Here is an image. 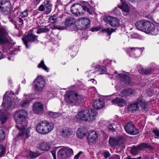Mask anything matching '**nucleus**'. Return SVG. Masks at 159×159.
I'll use <instances>...</instances> for the list:
<instances>
[{"label":"nucleus","mask_w":159,"mask_h":159,"mask_svg":"<svg viewBox=\"0 0 159 159\" xmlns=\"http://www.w3.org/2000/svg\"><path fill=\"white\" fill-rule=\"evenodd\" d=\"M27 115V111L23 109L16 111L15 114L14 118L18 124L16 125V127L20 130L19 133L15 138L16 141L21 139L25 135V127L27 125L25 120Z\"/></svg>","instance_id":"1"},{"label":"nucleus","mask_w":159,"mask_h":159,"mask_svg":"<svg viewBox=\"0 0 159 159\" xmlns=\"http://www.w3.org/2000/svg\"><path fill=\"white\" fill-rule=\"evenodd\" d=\"M92 7L88 2H83L80 4L75 3L70 7V11L75 16L83 15L85 12L91 14Z\"/></svg>","instance_id":"2"},{"label":"nucleus","mask_w":159,"mask_h":159,"mask_svg":"<svg viewBox=\"0 0 159 159\" xmlns=\"http://www.w3.org/2000/svg\"><path fill=\"white\" fill-rule=\"evenodd\" d=\"M97 113L94 110H83L79 112L76 117L79 120L84 121H93L95 120Z\"/></svg>","instance_id":"3"},{"label":"nucleus","mask_w":159,"mask_h":159,"mask_svg":"<svg viewBox=\"0 0 159 159\" xmlns=\"http://www.w3.org/2000/svg\"><path fill=\"white\" fill-rule=\"evenodd\" d=\"M83 97L75 92L70 91L66 93L65 98L66 101L69 103H73L77 105L82 101Z\"/></svg>","instance_id":"4"},{"label":"nucleus","mask_w":159,"mask_h":159,"mask_svg":"<svg viewBox=\"0 0 159 159\" xmlns=\"http://www.w3.org/2000/svg\"><path fill=\"white\" fill-rule=\"evenodd\" d=\"M146 107L145 102L141 98H139L137 100L131 102L128 106V109L129 111L134 112L138 111L140 108L145 109Z\"/></svg>","instance_id":"5"},{"label":"nucleus","mask_w":159,"mask_h":159,"mask_svg":"<svg viewBox=\"0 0 159 159\" xmlns=\"http://www.w3.org/2000/svg\"><path fill=\"white\" fill-rule=\"evenodd\" d=\"M0 11L4 15L9 14L11 9V5L9 0H1Z\"/></svg>","instance_id":"6"},{"label":"nucleus","mask_w":159,"mask_h":159,"mask_svg":"<svg viewBox=\"0 0 159 159\" xmlns=\"http://www.w3.org/2000/svg\"><path fill=\"white\" fill-rule=\"evenodd\" d=\"M49 124L48 121H42L38 124L36 127L37 131L40 134H45L49 132L48 125Z\"/></svg>","instance_id":"7"},{"label":"nucleus","mask_w":159,"mask_h":159,"mask_svg":"<svg viewBox=\"0 0 159 159\" xmlns=\"http://www.w3.org/2000/svg\"><path fill=\"white\" fill-rule=\"evenodd\" d=\"M157 31V30H155V26L153 23L147 20L146 21L143 32L146 33H151L152 34L156 35L159 34Z\"/></svg>","instance_id":"8"},{"label":"nucleus","mask_w":159,"mask_h":159,"mask_svg":"<svg viewBox=\"0 0 159 159\" xmlns=\"http://www.w3.org/2000/svg\"><path fill=\"white\" fill-rule=\"evenodd\" d=\"M45 85V81L44 79L41 76H39L34 81L33 86L35 90L39 91L43 88Z\"/></svg>","instance_id":"9"},{"label":"nucleus","mask_w":159,"mask_h":159,"mask_svg":"<svg viewBox=\"0 0 159 159\" xmlns=\"http://www.w3.org/2000/svg\"><path fill=\"white\" fill-rule=\"evenodd\" d=\"M104 21L111 26L117 27L120 26V20L117 18L111 16H105L103 17Z\"/></svg>","instance_id":"10"},{"label":"nucleus","mask_w":159,"mask_h":159,"mask_svg":"<svg viewBox=\"0 0 159 159\" xmlns=\"http://www.w3.org/2000/svg\"><path fill=\"white\" fill-rule=\"evenodd\" d=\"M37 35H35L32 33H29L22 39L24 42V44L27 48H29L28 44L30 42H37L38 40L37 39Z\"/></svg>","instance_id":"11"},{"label":"nucleus","mask_w":159,"mask_h":159,"mask_svg":"<svg viewBox=\"0 0 159 159\" xmlns=\"http://www.w3.org/2000/svg\"><path fill=\"white\" fill-rule=\"evenodd\" d=\"M124 129L127 133L131 135H135L139 133V129L136 128L134 125L130 122H129L125 125Z\"/></svg>","instance_id":"12"},{"label":"nucleus","mask_w":159,"mask_h":159,"mask_svg":"<svg viewBox=\"0 0 159 159\" xmlns=\"http://www.w3.org/2000/svg\"><path fill=\"white\" fill-rule=\"evenodd\" d=\"M77 23L81 29L85 30L90 26V20L86 18H80L77 21Z\"/></svg>","instance_id":"13"},{"label":"nucleus","mask_w":159,"mask_h":159,"mask_svg":"<svg viewBox=\"0 0 159 159\" xmlns=\"http://www.w3.org/2000/svg\"><path fill=\"white\" fill-rule=\"evenodd\" d=\"M127 53L130 56L134 57V53L135 56L134 57H139L141 53L140 49L138 48H128L126 49Z\"/></svg>","instance_id":"14"},{"label":"nucleus","mask_w":159,"mask_h":159,"mask_svg":"<svg viewBox=\"0 0 159 159\" xmlns=\"http://www.w3.org/2000/svg\"><path fill=\"white\" fill-rule=\"evenodd\" d=\"M7 34V33L4 29L0 28V44L8 43V40L6 37Z\"/></svg>","instance_id":"15"},{"label":"nucleus","mask_w":159,"mask_h":159,"mask_svg":"<svg viewBox=\"0 0 159 159\" xmlns=\"http://www.w3.org/2000/svg\"><path fill=\"white\" fill-rule=\"evenodd\" d=\"M43 106L40 102H37L33 105V110L35 113H41L43 112Z\"/></svg>","instance_id":"16"},{"label":"nucleus","mask_w":159,"mask_h":159,"mask_svg":"<svg viewBox=\"0 0 159 159\" xmlns=\"http://www.w3.org/2000/svg\"><path fill=\"white\" fill-rule=\"evenodd\" d=\"M98 137L97 133L94 130L89 132L88 139L89 143L95 142Z\"/></svg>","instance_id":"17"},{"label":"nucleus","mask_w":159,"mask_h":159,"mask_svg":"<svg viewBox=\"0 0 159 159\" xmlns=\"http://www.w3.org/2000/svg\"><path fill=\"white\" fill-rule=\"evenodd\" d=\"M111 102L113 104H116L118 106L123 107L125 104V101L122 98H116L111 100Z\"/></svg>","instance_id":"18"},{"label":"nucleus","mask_w":159,"mask_h":159,"mask_svg":"<svg viewBox=\"0 0 159 159\" xmlns=\"http://www.w3.org/2000/svg\"><path fill=\"white\" fill-rule=\"evenodd\" d=\"M73 132L68 128H64L61 131V135L63 138L69 137L72 134Z\"/></svg>","instance_id":"19"},{"label":"nucleus","mask_w":159,"mask_h":159,"mask_svg":"<svg viewBox=\"0 0 159 159\" xmlns=\"http://www.w3.org/2000/svg\"><path fill=\"white\" fill-rule=\"evenodd\" d=\"M93 105L95 109H100L104 106V102L102 100L98 99L94 102Z\"/></svg>","instance_id":"20"},{"label":"nucleus","mask_w":159,"mask_h":159,"mask_svg":"<svg viewBox=\"0 0 159 159\" xmlns=\"http://www.w3.org/2000/svg\"><path fill=\"white\" fill-rule=\"evenodd\" d=\"M11 98L9 97H5L4 96L2 106L3 107H10L11 105Z\"/></svg>","instance_id":"21"},{"label":"nucleus","mask_w":159,"mask_h":159,"mask_svg":"<svg viewBox=\"0 0 159 159\" xmlns=\"http://www.w3.org/2000/svg\"><path fill=\"white\" fill-rule=\"evenodd\" d=\"M7 112L5 110H0V121L2 124L6 122L7 118Z\"/></svg>","instance_id":"22"},{"label":"nucleus","mask_w":159,"mask_h":159,"mask_svg":"<svg viewBox=\"0 0 159 159\" xmlns=\"http://www.w3.org/2000/svg\"><path fill=\"white\" fill-rule=\"evenodd\" d=\"M146 20H143L138 21L136 23L135 26L139 30L143 31Z\"/></svg>","instance_id":"23"},{"label":"nucleus","mask_w":159,"mask_h":159,"mask_svg":"<svg viewBox=\"0 0 159 159\" xmlns=\"http://www.w3.org/2000/svg\"><path fill=\"white\" fill-rule=\"evenodd\" d=\"M122 4L119 5L118 7L122 11L125 12H129V8L127 4L125 2V0H121Z\"/></svg>","instance_id":"24"},{"label":"nucleus","mask_w":159,"mask_h":159,"mask_svg":"<svg viewBox=\"0 0 159 159\" xmlns=\"http://www.w3.org/2000/svg\"><path fill=\"white\" fill-rule=\"evenodd\" d=\"M38 147L39 149L43 151H48L50 148L49 144L45 142L40 143Z\"/></svg>","instance_id":"25"},{"label":"nucleus","mask_w":159,"mask_h":159,"mask_svg":"<svg viewBox=\"0 0 159 159\" xmlns=\"http://www.w3.org/2000/svg\"><path fill=\"white\" fill-rule=\"evenodd\" d=\"M121 81L125 84H129L130 81L129 76L125 74H120L119 75Z\"/></svg>","instance_id":"26"},{"label":"nucleus","mask_w":159,"mask_h":159,"mask_svg":"<svg viewBox=\"0 0 159 159\" xmlns=\"http://www.w3.org/2000/svg\"><path fill=\"white\" fill-rule=\"evenodd\" d=\"M58 157L59 159H66L68 158L63 148L60 149L58 151Z\"/></svg>","instance_id":"27"},{"label":"nucleus","mask_w":159,"mask_h":159,"mask_svg":"<svg viewBox=\"0 0 159 159\" xmlns=\"http://www.w3.org/2000/svg\"><path fill=\"white\" fill-rule=\"evenodd\" d=\"M84 128L81 127L78 129L77 132V135L79 138L82 139L85 137L86 134L84 131Z\"/></svg>","instance_id":"28"},{"label":"nucleus","mask_w":159,"mask_h":159,"mask_svg":"<svg viewBox=\"0 0 159 159\" xmlns=\"http://www.w3.org/2000/svg\"><path fill=\"white\" fill-rule=\"evenodd\" d=\"M75 20L73 17H70L67 18L65 21V25L66 26H70L74 24Z\"/></svg>","instance_id":"29"},{"label":"nucleus","mask_w":159,"mask_h":159,"mask_svg":"<svg viewBox=\"0 0 159 159\" xmlns=\"http://www.w3.org/2000/svg\"><path fill=\"white\" fill-rule=\"evenodd\" d=\"M118 140L117 137H110L109 139V142L110 146L111 147L117 146L118 144L117 141Z\"/></svg>","instance_id":"30"},{"label":"nucleus","mask_w":159,"mask_h":159,"mask_svg":"<svg viewBox=\"0 0 159 159\" xmlns=\"http://www.w3.org/2000/svg\"><path fill=\"white\" fill-rule=\"evenodd\" d=\"M140 73L143 74H149L152 72V69L149 68H142L139 70Z\"/></svg>","instance_id":"31"},{"label":"nucleus","mask_w":159,"mask_h":159,"mask_svg":"<svg viewBox=\"0 0 159 159\" xmlns=\"http://www.w3.org/2000/svg\"><path fill=\"white\" fill-rule=\"evenodd\" d=\"M133 91L131 89H126L121 92L120 95L122 97L129 96L132 94Z\"/></svg>","instance_id":"32"},{"label":"nucleus","mask_w":159,"mask_h":159,"mask_svg":"<svg viewBox=\"0 0 159 159\" xmlns=\"http://www.w3.org/2000/svg\"><path fill=\"white\" fill-rule=\"evenodd\" d=\"M63 148L68 157H71L73 155V150L72 149L68 147H66Z\"/></svg>","instance_id":"33"},{"label":"nucleus","mask_w":159,"mask_h":159,"mask_svg":"<svg viewBox=\"0 0 159 159\" xmlns=\"http://www.w3.org/2000/svg\"><path fill=\"white\" fill-rule=\"evenodd\" d=\"M118 140L117 141L118 144L117 146H119L122 148H124V143L125 141V139L123 137L120 136L118 137Z\"/></svg>","instance_id":"34"},{"label":"nucleus","mask_w":159,"mask_h":159,"mask_svg":"<svg viewBox=\"0 0 159 159\" xmlns=\"http://www.w3.org/2000/svg\"><path fill=\"white\" fill-rule=\"evenodd\" d=\"M38 67L41 68L47 72H48L49 71V69L45 65L43 60L41 61L40 62L39 64Z\"/></svg>","instance_id":"35"},{"label":"nucleus","mask_w":159,"mask_h":159,"mask_svg":"<svg viewBox=\"0 0 159 159\" xmlns=\"http://www.w3.org/2000/svg\"><path fill=\"white\" fill-rule=\"evenodd\" d=\"M44 4L45 7L48 10H46L44 12L46 14L48 15L50 13V3L49 1L47 0L45 1Z\"/></svg>","instance_id":"36"},{"label":"nucleus","mask_w":159,"mask_h":159,"mask_svg":"<svg viewBox=\"0 0 159 159\" xmlns=\"http://www.w3.org/2000/svg\"><path fill=\"white\" fill-rule=\"evenodd\" d=\"M41 154L39 152H33L30 151L29 152V155L31 158H35L39 156Z\"/></svg>","instance_id":"37"},{"label":"nucleus","mask_w":159,"mask_h":159,"mask_svg":"<svg viewBox=\"0 0 159 159\" xmlns=\"http://www.w3.org/2000/svg\"><path fill=\"white\" fill-rule=\"evenodd\" d=\"M49 31V29L46 26H44L43 28H38L37 33L39 34L42 33H45Z\"/></svg>","instance_id":"38"},{"label":"nucleus","mask_w":159,"mask_h":159,"mask_svg":"<svg viewBox=\"0 0 159 159\" xmlns=\"http://www.w3.org/2000/svg\"><path fill=\"white\" fill-rule=\"evenodd\" d=\"M115 31V30L113 29L107 28L104 29L102 30V32H106L107 34V35L109 36V38H110V35L111 34L112 32Z\"/></svg>","instance_id":"39"},{"label":"nucleus","mask_w":159,"mask_h":159,"mask_svg":"<svg viewBox=\"0 0 159 159\" xmlns=\"http://www.w3.org/2000/svg\"><path fill=\"white\" fill-rule=\"evenodd\" d=\"M139 151L137 146L133 147L130 150V152L133 155H136Z\"/></svg>","instance_id":"40"},{"label":"nucleus","mask_w":159,"mask_h":159,"mask_svg":"<svg viewBox=\"0 0 159 159\" xmlns=\"http://www.w3.org/2000/svg\"><path fill=\"white\" fill-rule=\"evenodd\" d=\"M5 137V135L4 130L2 127L0 126V141L4 140Z\"/></svg>","instance_id":"41"},{"label":"nucleus","mask_w":159,"mask_h":159,"mask_svg":"<svg viewBox=\"0 0 159 159\" xmlns=\"http://www.w3.org/2000/svg\"><path fill=\"white\" fill-rule=\"evenodd\" d=\"M116 126L114 124H110L107 126V129L109 131L113 132L115 131Z\"/></svg>","instance_id":"42"},{"label":"nucleus","mask_w":159,"mask_h":159,"mask_svg":"<svg viewBox=\"0 0 159 159\" xmlns=\"http://www.w3.org/2000/svg\"><path fill=\"white\" fill-rule=\"evenodd\" d=\"M5 148L2 145L0 144V157H2L5 153Z\"/></svg>","instance_id":"43"},{"label":"nucleus","mask_w":159,"mask_h":159,"mask_svg":"<svg viewBox=\"0 0 159 159\" xmlns=\"http://www.w3.org/2000/svg\"><path fill=\"white\" fill-rule=\"evenodd\" d=\"M58 20V17L56 15L50 16V23H54Z\"/></svg>","instance_id":"44"},{"label":"nucleus","mask_w":159,"mask_h":159,"mask_svg":"<svg viewBox=\"0 0 159 159\" xmlns=\"http://www.w3.org/2000/svg\"><path fill=\"white\" fill-rule=\"evenodd\" d=\"M146 146H147V143H142L138 145L137 147L140 151L143 149L144 148H146Z\"/></svg>","instance_id":"45"},{"label":"nucleus","mask_w":159,"mask_h":159,"mask_svg":"<svg viewBox=\"0 0 159 159\" xmlns=\"http://www.w3.org/2000/svg\"><path fill=\"white\" fill-rule=\"evenodd\" d=\"M102 155L106 159L108 158L111 155L109 152L107 150L104 151L103 152Z\"/></svg>","instance_id":"46"},{"label":"nucleus","mask_w":159,"mask_h":159,"mask_svg":"<svg viewBox=\"0 0 159 159\" xmlns=\"http://www.w3.org/2000/svg\"><path fill=\"white\" fill-rule=\"evenodd\" d=\"M28 10L26 9L23 12H21L20 14V16L22 17H26L28 16Z\"/></svg>","instance_id":"47"},{"label":"nucleus","mask_w":159,"mask_h":159,"mask_svg":"<svg viewBox=\"0 0 159 159\" xmlns=\"http://www.w3.org/2000/svg\"><path fill=\"white\" fill-rule=\"evenodd\" d=\"M60 115V114L58 113H54L50 111V116L53 118H57Z\"/></svg>","instance_id":"48"},{"label":"nucleus","mask_w":159,"mask_h":159,"mask_svg":"<svg viewBox=\"0 0 159 159\" xmlns=\"http://www.w3.org/2000/svg\"><path fill=\"white\" fill-rule=\"evenodd\" d=\"M30 100H26L24 101L21 105L22 107H26L28 106L30 102Z\"/></svg>","instance_id":"49"},{"label":"nucleus","mask_w":159,"mask_h":159,"mask_svg":"<svg viewBox=\"0 0 159 159\" xmlns=\"http://www.w3.org/2000/svg\"><path fill=\"white\" fill-rule=\"evenodd\" d=\"M100 71L101 72L100 73V74H106L107 72L106 69L105 67H102L101 68Z\"/></svg>","instance_id":"50"},{"label":"nucleus","mask_w":159,"mask_h":159,"mask_svg":"<svg viewBox=\"0 0 159 159\" xmlns=\"http://www.w3.org/2000/svg\"><path fill=\"white\" fill-rule=\"evenodd\" d=\"M120 157L118 155H114L109 158V159H120Z\"/></svg>","instance_id":"51"},{"label":"nucleus","mask_w":159,"mask_h":159,"mask_svg":"<svg viewBox=\"0 0 159 159\" xmlns=\"http://www.w3.org/2000/svg\"><path fill=\"white\" fill-rule=\"evenodd\" d=\"M94 71H92L91 70H89L87 72H86V75L88 77L92 76L93 74L95 73Z\"/></svg>","instance_id":"52"},{"label":"nucleus","mask_w":159,"mask_h":159,"mask_svg":"<svg viewBox=\"0 0 159 159\" xmlns=\"http://www.w3.org/2000/svg\"><path fill=\"white\" fill-rule=\"evenodd\" d=\"M16 20L18 23H21V25H23V20L20 17H17L16 18Z\"/></svg>","instance_id":"53"},{"label":"nucleus","mask_w":159,"mask_h":159,"mask_svg":"<svg viewBox=\"0 0 159 159\" xmlns=\"http://www.w3.org/2000/svg\"><path fill=\"white\" fill-rule=\"evenodd\" d=\"M152 132L154 134L155 136L159 137V130L157 129H155L153 130Z\"/></svg>","instance_id":"54"},{"label":"nucleus","mask_w":159,"mask_h":159,"mask_svg":"<svg viewBox=\"0 0 159 159\" xmlns=\"http://www.w3.org/2000/svg\"><path fill=\"white\" fill-rule=\"evenodd\" d=\"M38 10L40 11H43L45 10V7L43 5H41L39 7Z\"/></svg>","instance_id":"55"},{"label":"nucleus","mask_w":159,"mask_h":159,"mask_svg":"<svg viewBox=\"0 0 159 159\" xmlns=\"http://www.w3.org/2000/svg\"><path fill=\"white\" fill-rule=\"evenodd\" d=\"M82 153V151L79 152L74 157V159H78L80 154Z\"/></svg>","instance_id":"56"},{"label":"nucleus","mask_w":159,"mask_h":159,"mask_svg":"<svg viewBox=\"0 0 159 159\" xmlns=\"http://www.w3.org/2000/svg\"><path fill=\"white\" fill-rule=\"evenodd\" d=\"M51 152L52 155L54 159H56V151H51Z\"/></svg>","instance_id":"57"},{"label":"nucleus","mask_w":159,"mask_h":159,"mask_svg":"<svg viewBox=\"0 0 159 159\" xmlns=\"http://www.w3.org/2000/svg\"><path fill=\"white\" fill-rule=\"evenodd\" d=\"M54 28L60 30H63L65 29L66 27L63 26H57L56 27H55Z\"/></svg>","instance_id":"58"},{"label":"nucleus","mask_w":159,"mask_h":159,"mask_svg":"<svg viewBox=\"0 0 159 159\" xmlns=\"http://www.w3.org/2000/svg\"><path fill=\"white\" fill-rule=\"evenodd\" d=\"M147 146L146 147V148H148L149 150H152L153 149V148L152 147L148 145L147 144Z\"/></svg>","instance_id":"59"},{"label":"nucleus","mask_w":159,"mask_h":159,"mask_svg":"<svg viewBox=\"0 0 159 159\" xmlns=\"http://www.w3.org/2000/svg\"><path fill=\"white\" fill-rule=\"evenodd\" d=\"M30 132V128H28L27 130V131H26V135L27 136V138L29 137L30 136V134H29Z\"/></svg>","instance_id":"60"},{"label":"nucleus","mask_w":159,"mask_h":159,"mask_svg":"<svg viewBox=\"0 0 159 159\" xmlns=\"http://www.w3.org/2000/svg\"><path fill=\"white\" fill-rule=\"evenodd\" d=\"M54 128V124L50 122V131L52 130Z\"/></svg>","instance_id":"61"},{"label":"nucleus","mask_w":159,"mask_h":159,"mask_svg":"<svg viewBox=\"0 0 159 159\" xmlns=\"http://www.w3.org/2000/svg\"><path fill=\"white\" fill-rule=\"evenodd\" d=\"M10 20L12 23L15 24V25L16 27V25L17 22L16 21H14L13 20L11 19Z\"/></svg>","instance_id":"62"},{"label":"nucleus","mask_w":159,"mask_h":159,"mask_svg":"<svg viewBox=\"0 0 159 159\" xmlns=\"http://www.w3.org/2000/svg\"><path fill=\"white\" fill-rule=\"evenodd\" d=\"M98 29L97 28H93L92 29V31H98Z\"/></svg>","instance_id":"63"},{"label":"nucleus","mask_w":159,"mask_h":159,"mask_svg":"<svg viewBox=\"0 0 159 159\" xmlns=\"http://www.w3.org/2000/svg\"><path fill=\"white\" fill-rule=\"evenodd\" d=\"M141 157L140 156L137 158H129L128 159H141Z\"/></svg>","instance_id":"64"}]
</instances>
